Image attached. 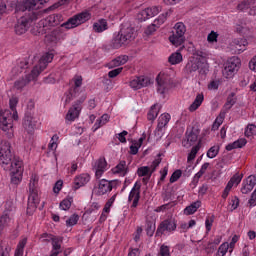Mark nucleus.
<instances>
[{
  "label": "nucleus",
  "instance_id": "24",
  "mask_svg": "<svg viewBox=\"0 0 256 256\" xmlns=\"http://www.w3.org/2000/svg\"><path fill=\"white\" fill-rule=\"evenodd\" d=\"M91 181V176L88 173H83L74 178V189H81V187H85L87 183Z\"/></svg>",
  "mask_w": 256,
  "mask_h": 256
},
{
  "label": "nucleus",
  "instance_id": "34",
  "mask_svg": "<svg viewBox=\"0 0 256 256\" xmlns=\"http://www.w3.org/2000/svg\"><path fill=\"white\" fill-rule=\"evenodd\" d=\"M159 109H160L159 104H154L151 106L147 114L148 121H151L153 123V121L157 119V116L159 115Z\"/></svg>",
  "mask_w": 256,
  "mask_h": 256
},
{
  "label": "nucleus",
  "instance_id": "46",
  "mask_svg": "<svg viewBox=\"0 0 256 256\" xmlns=\"http://www.w3.org/2000/svg\"><path fill=\"white\" fill-rule=\"evenodd\" d=\"M225 113L226 112H221L220 115L216 118V120L212 126L213 131H215L216 129H219V127H221V125H223V121L225 119Z\"/></svg>",
  "mask_w": 256,
  "mask_h": 256
},
{
  "label": "nucleus",
  "instance_id": "1",
  "mask_svg": "<svg viewBox=\"0 0 256 256\" xmlns=\"http://www.w3.org/2000/svg\"><path fill=\"white\" fill-rule=\"evenodd\" d=\"M45 3H49V0H26L16 7L17 11H22L23 13L27 11L25 15L17 20L14 26L16 35H24V33H27L29 27H31V23L42 17L43 11L39 9H41Z\"/></svg>",
  "mask_w": 256,
  "mask_h": 256
},
{
  "label": "nucleus",
  "instance_id": "31",
  "mask_svg": "<svg viewBox=\"0 0 256 256\" xmlns=\"http://www.w3.org/2000/svg\"><path fill=\"white\" fill-rule=\"evenodd\" d=\"M245 145H247V139L240 138L233 143L226 145V151H233V149H242V147H245Z\"/></svg>",
  "mask_w": 256,
  "mask_h": 256
},
{
  "label": "nucleus",
  "instance_id": "5",
  "mask_svg": "<svg viewBox=\"0 0 256 256\" xmlns=\"http://www.w3.org/2000/svg\"><path fill=\"white\" fill-rule=\"evenodd\" d=\"M39 176L32 174L29 183V196H28V206L26 213L27 215H33L37 210V205H39Z\"/></svg>",
  "mask_w": 256,
  "mask_h": 256
},
{
  "label": "nucleus",
  "instance_id": "2",
  "mask_svg": "<svg viewBox=\"0 0 256 256\" xmlns=\"http://www.w3.org/2000/svg\"><path fill=\"white\" fill-rule=\"evenodd\" d=\"M0 165L4 171L10 172L11 183L19 185L23 179V161L13 155L8 141L0 142Z\"/></svg>",
  "mask_w": 256,
  "mask_h": 256
},
{
  "label": "nucleus",
  "instance_id": "6",
  "mask_svg": "<svg viewBox=\"0 0 256 256\" xmlns=\"http://www.w3.org/2000/svg\"><path fill=\"white\" fill-rule=\"evenodd\" d=\"M47 69L45 65H36L33 67L30 73L26 74L24 77L19 78L14 82V89L20 93L31 83V81H36L39 75L43 73V70Z\"/></svg>",
  "mask_w": 256,
  "mask_h": 256
},
{
  "label": "nucleus",
  "instance_id": "57",
  "mask_svg": "<svg viewBox=\"0 0 256 256\" xmlns=\"http://www.w3.org/2000/svg\"><path fill=\"white\" fill-rule=\"evenodd\" d=\"M122 72H123V67L113 69L108 72V77L109 79H115V77H117L118 75H121Z\"/></svg>",
  "mask_w": 256,
  "mask_h": 256
},
{
  "label": "nucleus",
  "instance_id": "55",
  "mask_svg": "<svg viewBox=\"0 0 256 256\" xmlns=\"http://www.w3.org/2000/svg\"><path fill=\"white\" fill-rule=\"evenodd\" d=\"M20 73H23V66L21 65L14 66L10 73L11 79L17 77V75H19Z\"/></svg>",
  "mask_w": 256,
  "mask_h": 256
},
{
  "label": "nucleus",
  "instance_id": "26",
  "mask_svg": "<svg viewBox=\"0 0 256 256\" xmlns=\"http://www.w3.org/2000/svg\"><path fill=\"white\" fill-rule=\"evenodd\" d=\"M112 173L114 175H120V177H125L129 173V166L125 160H121L114 168H112Z\"/></svg>",
  "mask_w": 256,
  "mask_h": 256
},
{
  "label": "nucleus",
  "instance_id": "22",
  "mask_svg": "<svg viewBox=\"0 0 256 256\" xmlns=\"http://www.w3.org/2000/svg\"><path fill=\"white\" fill-rule=\"evenodd\" d=\"M113 185H115V181H109L107 179L100 180L97 187V195L110 193V191H113Z\"/></svg>",
  "mask_w": 256,
  "mask_h": 256
},
{
  "label": "nucleus",
  "instance_id": "50",
  "mask_svg": "<svg viewBox=\"0 0 256 256\" xmlns=\"http://www.w3.org/2000/svg\"><path fill=\"white\" fill-rule=\"evenodd\" d=\"M53 53L47 52L40 58V63H43L44 65H47L53 61Z\"/></svg>",
  "mask_w": 256,
  "mask_h": 256
},
{
  "label": "nucleus",
  "instance_id": "25",
  "mask_svg": "<svg viewBox=\"0 0 256 256\" xmlns=\"http://www.w3.org/2000/svg\"><path fill=\"white\" fill-rule=\"evenodd\" d=\"M137 175L138 177H143L142 183L144 185H147L149 183V180L151 179V175H153V171H151V168H149V166H142L137 169Z\"/></svg>",
  "mask_w": 256,
  "mask_h": 256
},
{
  "label": "nucleus",
  "instance_id": "7",
  "mask_svg": "<svg viewBox=\"0 0 256 256\" xmlns=\"http://www.w3.org/2000/svg\"><path fill=\"white\" fill-rule=\"evenodd\" d=\"M64 19L65 18L62 16V14H59V13L50 14L46 18L39 21L38 33H41V35H45V33L49 31V27H57V25H61Z\"/></svg>",
  "mask_w": 256,
  "mask_h": 256
},
{
  "label": "nucleus",
  "instance_id": "19",
  "mask_svg": "<svg viewBox=\"0 0 256 256\" xmlns=\"http://www.w3.org/2000/svg\"><path fill=\"white\" fill-rule=\"evenodd\" d=\"M168 15H169V12L160 14L158 16V18H156L152 24L147 26V28L144 31L145 35H153L155 33V31H157V29H159V27H161V25H163V23H165V21H167Z\"/></svg>",
  "mask_w": 256,
  "mask_h": 256
},
{
  "label": "nucleus",
  "instance_id": "49",
  "mask_svg": "<svg viewBox=\"0 0 256 256\" xmlns=\"http://www.w3.org/2000/svg\"><path fill=\"white\" fill-rule=\"evenodd\" d=\"M79 223V215L73 214L69 217V219L66 220V226L67 227H74V225H77Z\"/></svg>",
  "mask_w": 256,
  "mask_h": 256
},
{
  "label": "nucleus",
  "instance_id": "51",
  "mask_svg": "<svg viewBox=\"0 0 256 256\" xmlns=\"http://www.w3.org/2000/svg\"><path fill=\"white\" fill-rule=\"evenodd\" d=\"M158 255L160 256H171V247L167 246L166 244H162L160 246V250Z\"/></svg>",
  "mask_w": 256,
  "mask_h": 256
},
{
  "label": "nucleus",
  "instance_id": "13",
  "mask_svg": "<svg viewBox=\"0 0 256 256\" xmlns=\"http://www.w3.org/2000/svg\"><path fill=\"white\" fill-rule=\"evenodd\" d=\"M175 229H177V223H175V220L167 218L158 225L156 237H162L165 233H173Z\"/></svg>",
  "mask_w": 256,
  "mask_h": 256
},
{
  "label": "nucleus",
  "instance_id": "11",
  "mask_svg": "<svg viewBox=\"0 0 256 256\" xmlns=\"http://www.w3.org/2000/svg\"><path fill=\"white\" fill-rule=\"evenodd\" d=\"M85 99H87V94L83 93L81 97L74 102L72 107L69 108L65 116L66 122L73 123L75 119H79V115H81V111L83 110V103H85Z\"/></svg>",
  "mask_w": 256,
  "mask_h": 256
},
{
  "label": "nucleus",
  "instance_id": "62",
  "mask_svg": "<svg viewBox=\"0 0 256 256\" xmlns=\"http://www.w3.org/2000/svg\"><path fill=\"white\" fill-rule=\"evenodd\" d=\"M227 65H241V58L237 56H232L228 58Z\"/></svg>",
  "mask_w": 256,
  "mask_h": 256
},
{
  "label": "nucleus",
  "instance_id": "40",
  "mask_svg": "<svg viewBox=\"0 0 256 256\" xmlns=\"http://www.w3.org/2000/svg\"><path fill=\"white\" fill-rule=\"evenodd\" d=\"M239 197L231 196L228 201V211H235L239 207Z\"/></svg>",
  "mask_w": 256,
  "mask_h": 256
},
{
  "label": "nucleus",
  "instance_id": "10",
  "mask_svg": "<svg viewBox=\"0 0 256 256\" xmlns=\"http://www.w3.org/2000/svg\"><path fill=\"white\" fill-rule=\"evenodd\" d=\"M185 33H187V27L183 22L175 24L172 35L169 37L170 43L175 47H181L185 43Z\"/></svg>",
  "mask_w": 256,
  "mask_h": 256
},
{
  "label": "nucleus",
  "instance_id": "23",
  "mask_svg": "<svg viewBox=\"0 0 256 256\" xmlns=\"http://www.w3.org/2000/svg\"><path fill=\"white\" fill-rule=\"evenodd\" d=\"M247 45H249L247 39L237 38L231 42L230 47L234 53H243L247 49Z\"/></svg>",
  "mask_w": 256,
  "mask_h": 256
},
{
  "label": "nucleus",
  "instance_id": "59",
  "mask_svg": "<svg viewBox=\"0 0 256 256\" xmlns=\"http://www.w3.org/2000/svg\"><path fill=\"white\" fill-rule=\"evenodd\" d=\"M182 174L183 173L181 172V170L174 171L170 177V183H175L176 181H179V179H181Z\"/></svg>",
  "mask_w": 256,
  "mask_h": 256
},
{
  "label": "nucleus",
  "instance_id": "56",
  "mask_svg": "<svg viewBox=\"0 0 256 256\" xmlns=\"http://www.w3.org/2000/svg\"><path fill=\"white\" fill-rule=\"evenodd\" d=\"M249 7H251L250 0H243L237 6L239 11H247V9H249Z\"/></svg>",
  "mask_w": 256,
  "mask_h": 256
},
{
  "label": "nucleus",
  "instance_id": "8",
  "mask_svg": "<svg viewBox=\"0 0 256 256\" xmlns=\"http://www.w3.org/2000/svg\"><path fill=\"white\" fill-rule=\"evenodd\" d=\"M70 84H72V86L66 93L64 105H69V103H71L75 99V97H79V95H81V85H83V76L75 75L71 80Z\"/></svg>",
  "mask_w": 256,
  "mask_h": 256
},
{
  "label": "nucleus",
  "instance_id": "58",
  "mask_svg": "<svg viewBox=\"0 0 256 256\" xmlns=\"http://www.w3.org/2000/svg\"><path fill=\"white\" fill-rule=\"evenodd\" d=\"M252 189V186H250L245 180H243L241 193H243V195H247L248 193H251Z\"/></svg>",
  "mask_w": 256,
  "mask_h": 256
},
{
  "label": "nucleus",
  "instance_id": "4",
  "mask_svg": "<svg viewBox=\"0 0 256 256\" xmlns=\"http://www.w3.org/2000/svg\"><path fill=\"white\" fill-rule=\"evenodd\" d=\"M137 38V30L131 24H122L118 32H114L109 48L104 45V49H121L127 47Z\"/></svg>",
  "mask_w": 256,
  "mask_h": 256
},
{
  "label": "nucleus",
  "instance_id": "41",
  "mask_svg": "<svg viewBox=\"0 0 256 256\" xmlns=\"http://www.w3.org/2000/svg\"><path fill=\"white\" fill-rule=\"evenodd\" d=\"M220 149L221 147L219 145H214L210 147L206 154L208 159H215V157L219 155Z\"/></svg>",
  "mask_w": 256,
  "mask_h": 256
},
{
  "label": "nucleus",
  "instance_id": "44",
  "mask_svg": "<svg viewBox=\"0 0 256 256\" xmlns=\"http://www.w3.org/2000/svg\"><path fill=\"white\" fill-rule=\"evenodd\" d=\"M71 203H73V198H65L60 202L59 207L62 211H69L71 209Z\"/></svg>",
  "mask_w": 256,
  "mask_h": 256
},
{
  "label": "nucleus",
  "instance_id": "3",
  "mask_svg": "<svg viewBox=\"0 0 256 256\" xmlns=\"http://www.w3.org/2000/svg\"><path fill=\"white\" fill-rule=\"evenodd\" d=\"M89 19H91V13L87 11L78 13L70 17L66 22L62 23L60 27H57L45 36L46 43H52L53 45H57V43L65 39L64 29H66L67 31H69V29H75V27H79V25L87 23Z\"/></svg>",
  "mask_w": 256,
  "mask_h": 256
},
{
  "label": "nucleus",
  "instance_id": "52",
  "mask_svg": "<svg viewBox=\"0 0 256 256\" xmlns=\"http://www.w3.org/2000/svg\"><path fill=\"white\" fill-rule=\"evenodd\" d=\"M256 133V126L249 124L245 130V137H253Z\"/></svg>",
  "mask_w": 256,
  "mask_h": 256
},
{
  "label": "nucleus",
  "instance_id": "17",
  "mask_svg": "<svg viewBox=\"0 0 256 256\" xmlns=\"http://www.w3.org/2000/svg\"><path fill=\"white\" fill-rule=\"evenodd\" d=\"M13 204L11 202L6 203V209L0 217V233L3 232V229L11 223L13 219Z\"/></svg>",
  "mask_w": 256,
  "mask_h": 256
},
{
  "label": "nucleus",
  "instance_id": "60",
  "mask_svg": "<svg viewBox=\"0 0 256 256\" xmlns=\"http://www.w3.org/2000/svg\"><path fill=\"white\" fill-rule=\"evenodd\" d=\"M221 84V81L219 80H212L209 84H208V89L209 91H217V89H219V85Z\"/></svg>",
  "mask_w": 256,
  "mask_h": 256
},
{
  "label": "nucleus",
  "instance_id": "61",
  "mask_svg": "<svg viewBox=\"0 0 256 256\" xmlns=\"http://www.w3.org/2000/svg\"><path fill=\"white\" fill-rule=\"evenodd\" d=\"M244 181L250 185V187L252 189H255V185H256V175H250L248 176L246 179H244Z\"/></svg>",
  "mask_w": 256,
  "mask_h": 256
},
{
  "label": "nucleus",
  "instance_id": "28",
  "mask_svg": "<svg viewBox=\"0 0 256 256\" xmlns=\"http://www.w3.org/2000/svg\"><path fill=\"white\" fill-rule=\"evenodd\" d=\"M186 139L189 145H194L197 143V139H199V129L193 127L190 131H186Z\"/></svg>",
  "mask_w": 256,
  "mask_h": 256
},
{
  "label": "nucleus",
  "instance_id": "54",
  "mask_svg": "<svg viewBox=\"0 0 256 256\" xmlns=\"http://www.w3.org/2000/svg\"><path fill=\"white\" fill-rule=\"evenodd\" d=\"M141 235H143V228L138 226L136 231L133 233V239L135 243H139V241H141Z\"/></svg>",
  "mask_w": 256,
  "mask_h": 256
},
{
  "label": "nucleus",
  "instance_id": "29",
  "mask_svg": "<svg viewBox=\"0 0 256 256\" xmlns=\"http://www.w3.org/2000/svg\"><path fill=\"white\" fill-rule=\"evenodd\" d=\"M239 71V65H227L222 70V75L226 79H231Z\"/></svg>",
  "mask_w": 256,
  "mask_h": 256
},
{
  "label": "nucleus",
  "instance_id": "45",
  "mask_svg": "<svg viewBox=\"0 0 256 256\" xmlns=\"http://www.w3.org/2000/svg\"><path fill=\"white\" fill-rule=\"evenodd\" d=\"M213 223H215V215L207 216L205 220V229L207 234L211 232Z\"/></svg>",
  "mask_w": 256,
  "mask_h": 256
},
{
  "label": "nucleus",
  "instance_id": "32",
  "mask_svg": "<svg viewBox=\"0 0 256 256\" xmlns=\"http://www.w3.org/2000/svg\"><path fill=\"white\" fill-rule=\"evenodd\" d=\"M203 101H205V96L203 93L197 94L195 100L189 107V111L193 113V111H197L199 109L200 105H203Z\"/></svg>",
  "mask_w": 256,
  "mask_h": 256
},
{
  "label": "nucleus",
  "instance_id": "16",
  "mask_svg": "<svg viewBox=\"0 0 256 256\" xmlns=\"http://www.w3.org/2000/svg\"><path fill=\"white\" fill-rule=\"evenodd\" d=\"M37 125H39V121L37 118L33 117V115L29 112H26L23 119V129L29 135H33L35 133V129H37Z\"/></svg>",
  "mask_w": 256,
  "mask_h": 256
},
{
  "label": "nucleus",
  "instance_id": "47",
  "mask_svg": "<svg viewBox=\"0 0 256 256\" xmlns=\"http://www.w3.org/2000/svg\"><path fill=\"white\" fill-rule=\"evenodd\" d=\"M127 61H129V56L121 55V56L116 57L112 61V65H125V63H127Z\"/></svg>",
  "mask_w": 256,
  "mask_h": 256
},
{
  "label": "nucleus",
  "instance_id": "33",
  "mask_svg": "<svg viewBox=\"0 0 256 256\" xmlns=\"http://www.w3.org/2000/svg\"><path fill=\"white\" fill-rule=\"evenodd\" d=\"M26 245H27V237H24L18 242L14 252V256H23L25 253Z\"/></svg>",
  "mask_w": 256,
  "mask_h": 256
},
{
  "label": "nucleus",
  "instance_id": "64",
  "mask_svg": "<svg viewBox=\"0 0 256 256\" xmlns=\"http://www.w3.org/2000/svg\"><path fill=\"white\" fill-rule=\"evenodd\" d=\"M250 207H255L256 206V188L254 192L251 194V198L248 201Z\"/></svg>",
  "mask_w": 256,
  "mask_h": 256
},
{
  "label": "nucleus",
  "instance_id": "14",
  "mask_svg": "<svg viewBox=\"0 0 256 256\" xmlns=\"http://www.w3.org/2000/svg\"><path fill=\"white\" fill-rule=\"evenodd\" d=\"M169 121H171V114L164 113L159 116L157 127L154 130L155 137H159V139H161V137L165 135Z\"/></svg>",
  "mask_w": 256,
  "mask_h": 256
},
{
  "label": "nucleus",
  "instance_id": "42",
  "mask_svg": "<svg viewBox=\"0 0 256 256\" xmlns=\"http://www.w3.org/2000/svg\"><path fill=\"white\" fill-rule=\"evenodd\" d=\"M243 180V174L236 173L234 176L231 177L227 185L233 188L234 185H239Z\"/></svg>",
  "mask_w": 256,
  "mask_h": 256
},
{
  "label": "nucleus",
  "instance_id": "38",
  "mask_svg": "<svg viewBox=\"0 0 256 256\" xmlns=\"http://www.w3.org/2000/svg\"><path fill=\"white\" fill-rule=\"evenodd\" d=\"M168 61H169L170 65H179V63H181V61H183V55H181L180 52L172 53L169 56Z\"/></svg>",
  "mask_w": 256,
  "mask_h": 256
},
{
  "label": "nucleus",
  "instance_id": "30",
  "mask_svg": "<svg viewBox=\"0 0 256 256\" xmlns=\"http://www.w3.org/2000/svg\"><path fill=\"white\" fill-rule=\"evenodd\" d=\"M52 254L51 256H57L61 253V245L63 243V239L59 237H52Z\"/></svg>",
  "mask_w": 256,
  "mask_h": 256
},
{
  "label": "nucleus",
  "instance_id": "9",
  "mask_svg": "<svg viewBox=\"0 0 256 256\" xmlns=\"http://www.w3.org/2000/svg\"><path fill=\"white\" fill-rule=\"evenodd\" d=\"M13 121H15V117L11 110L0 109V129L7 133L9 139L13 137Z\"/></svg>",
  "mask_w": 256,
  "mask_h": 256
},
{
  "label": "nucleus",
  "instance_id": "35",
  "mask_svg": "<svg viewBox=\"0 0 256 256\" xmlns=\"http://www.w3.org/2000/svg\"><path fill=\"white\" fill-rule=\"evenodd\" d=\"M201 207V200H197L196 202H193L190 206H187L184 209V215H193L194 213H197V209Z\"/></svg>",
  "mask_w": 256,
  "mask_h": 256
},
{
  "label": "nucleus",
  "instance_id": "12",
  "mask_svg": "<svg viewBox=\"0 0 256 256\" xmlns=\"http://www.w3.org/2000/svg\"><path fill=\"white\" fill-rule=\"evenodd\" d=\"M156 83L157 92L160 93V95H164L165 91H169V89L173 87V80L171 79V76L165 74V72H160L158 74L156 77Z\"/></svg>",
  "mask_w": 256,
  "mask_h": 256
},
{
  "label": "nucleus",
  "instance_id": "43",
  "mask_svg": "<svg viewBox=\"0 0 256 256\" xmlns=\"http://www.w3.org/2000/svg\"><path fill=\"white\" fill-rule=\"evenodd\" d=\"M237 101L233 98V95L228 96L226 103L224 104L223 107V112L224 113H229L230 109L235 105Z\"/></svg>",
  "mask_w": 256,
  "mask_h": 256
},
{
  "label": "nucleus",
  "instance_id": "48",
  "mask_svg": "<svg viewBox=\"0 0 256 256\" xmlns=\"http://www.w3.org/2000/svg\"><path fill=\"white\" fill-rule=\"evenodd\" d=\"M227 251H229V243H222L218 248L216 256H225L227 255Z\"/></svg>",
  "mask_w": 256,
  "mask_h": 256
},
{
  "label": "nucleus",
  "instance_id": "27",
  "mask_svg": "<svg viewBox=\"0 0 256 256\" xmlns=\"http://www.w3.org/2000/svg\"><path fill=\"white\" fill-rule=\"evenodd\" d=\"M109 29V24L107 23L106 19H99L93 24V31L94 33H103Z\"/></svg>",
  "mask_w": 256,
  "mask_h": 256
},
{
  "label": "nucleus",
  "instance_id": "21",
  "mask_svg": "<svg viewBox=\"0 0 256 256\" xmlns=\"http://www.w3.org/2000/svg\"><path fill=\"white\" fill-rule=\"evenodd\" d=\"M107 169H109L107 160L105 158H99L94 164L96 179H101V177H103V173H105Z\"/></svg>",
  "mask_w": 256,
  "mask_h": 256
},
{
  "label": "nucleus",
  "instance_id": "63",
  "mask_svg": "<svg viewBox=\"0 0 256 256\" xmlns=\"http://www.w3.org/2000/svg\"><path fill=\"white\" fill-rule=\"evenodd\" d=\"M11 252V248L7 246H0V256H9V253Z\"/></svg>",
  "mask_w": 256,
  "mask_h": 256
},
{
  "label": "nucleus",
  "instance_id": "37",
  "mask_svg": "<svg viewBox=\"0 0 256 256\" xmlns=\"http://www.w3.org/2000/svg\"><path fill=\"white\" fill-rule=\"evenodd\" d=\"M155 229H157V226L155 224V221L153 220H146V234L148 237H153L155 235Z\"/></svg>",
  "mask_w": 256,
  "mask_h": 256
},
{
  "label": "nucleus",
  "instance_id": "18",
  "mask_svg": "<svg viewBox=\"0 0 256 256\" xmlns=\"http://www.w3.org/2000/svg\"><path fill=\"white\" fill-rule=\"evenodd\" d=\"M161 11V6H152L146 8L144 10H140L137 14L138 21H147V19H151V17H155V15H159Z\"/></svg>",
  "mask_w": 256,
  "mask_h": 256
},
{
  "label": "nucleus",
  "instance_id": "39",
  "mask_svg": "<svg viewBox=\"0 0 256 256\" xmlns=\"http://www.w3.org/2000/svg\"><path fill=\"white\" fill-rule=\"evenodd\" d=\"M58 145H59V135L54 134L51 137L50 143L48 144L49 151H52L53 154L55 155V151H57Z\"/></svg>",
  "mask_w": 256,
  "mask_h": 256
},
{
  "label": "nucleus",
  "instance_id": "53",
  "mask_svg": "<svg viewBox=\"0 0 256 256\" xmlns=\"http://www.w3.org/2000/svg\"><path fill=\"white\" fill-rule=\"evenodd\" d=\"M199 149H201L199 145L192 147L190 153L188 154V158H187L188 161H193L195 157H197V153H199Z\"/></svg>",
  "mask_w": 256,
  "mask_h": 256
},
{
  "label": "nucleus",
  "instance_id": "15",
  "mask_svg": "<svg viewBox=\"0 0 256 256\" xmlns=\"http://www.w3.org/2000/svg\"><path fill=\"white\" fill-rule=\"evenodd\" d=\"M141 199V182H135L128 195V203L131 204V209H137L139 206V201Z\"/></svg>",
  "mask_w": 256,
  "mask_h": 256
},
{
  "label": "nucleus",
  "instance_id": "36",
  "mask_svg": "<svg viewBox=\"0 0 256 256\" xmlns=\"http://www.w3.org/2000/svg\"><path fill=\"white\" fill-rule=\"evenodd\" d=\"M17 103H19V99L17 97L10 98L9 105L12 111V115L14 117V121H17V119H19V116L17 115Z\"/></svg>",
  "mask_w": 256,
  "mask_h": 256
},
{
  "label": "nucleus",
  "instance_id": "20",
  "mask_svg": "<svg viewBox=\"0 0 256 256\" xmlns=\"http://www.w3.org/2000/svg\"><path fill=\"white\" fill-rule=\"evenodd\" d=\"M149 85H151V79L147 76L136 77L130 81V87L134 89V91L143 89V87H148Z\"/></svg>",
  "mask_w": 256,
  "mask_h": 256
}]
</instances>
